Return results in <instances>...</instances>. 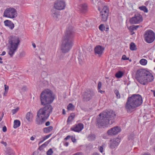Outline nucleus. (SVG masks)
Listing matches in <instances>:
<instances>
[{
    "instance_id": "53",
    "label": "nucleus",
    "mask_w": 155,
    "mask_h": 155,
    "mask_svg": "<svg viewBox=\"0 0 155 155\" xmlns=\"http://www.w3.org/2000/svg\"><path fill=\"white\" fill-rule=\"evenodd\" d=\"M68 110H72L74 109V107H67Z\"/></svg>"
},
{
    "instance_id": "13",
    "label": "nucleus",
    "mask_w": 155,
    "mask_h": 155,
    "mask_svg": "<svg viewBox=\"0 0 155 155\" xmlns=\"http://www.w3.org/2000/svg\"><path fill=\"white\" fill-rule=\"evenodd\" d=\"M66 6L65 2L63 0H57L55 1L54 7L56 9L62 10L64 9Z\"/></svg>"
},
{
    "instance_id": "44",
    "label": "nucleus",
    "mask_w": 155,
    "mask_h": 155,
    "mask_svg": "<svg viewBox=\"0 0 155 155\" xmlns=\"http://www.w3.org/2000/svg\"><path fill=\"white\" fill-rule=\"evenodd\" d=\"M71 139L73 143H74L76 141V139L75 137H74L73 136H71Z\"/></svg>"
},
{
    "instance_id": "58",
    "label": "nucleus",
    "mask_w": 155,
    "mask_h": 155,
    "mask_svg": "<svg viewBox=\"0 0 155 155\" xmlns=\"http://www.w3.org/2000/svg\"><path fill=\"white\" fill-rule=\"evenodd\" d=\"M67 107H74L73 105L71 104V103H70L69 104L68 106H67Z\"/></svg>"
},
{
    "instance_id": "37",
    "label": "nucleus",
    "mask_w": 155,
    "mask_h": 155,
    "mask_svg": "<svg viewBox=\"0 0 155 155\" xmlns=\"http://www.w3.org/2000/svg\"><path fill=\"white\" fill-rule=\"evenodd\" d=\"M98 9L100 11L101 9V8L103 6L102 5V3L101 2H99L98 3Z\"/></svg>"
},
{
    "instance_id": "12",
    "label": "nucleus",
    "mask_w": 155,
    "mask_h": 155,
    "mask_svg": "<svg viewBox=\"0 0 155 155\" xmlns=\"http://www.w3.org/2000/svg\"><path fill=\"white\" fill-rule=\"evenodd\" d=\"M109 10L107 6H104L100 12V16L102 21H106L107 20L109 15Z\"/></svg>"
},
{
    "instance_id": "1",
    "label": "nucleus",
    "mask_w": 155,
    "mask_h": 155,
    "mask_svg": "<svg viewBox=\"0 0 155 155\" xmlns=\"http://www.w3.org/2000/svg\"><path fill=\"white\" fill-rule=\"evenodd\" d=\"M116 115L115 112L112 110L103 111L97 117V126L101 128L107 125L112 124L114 122Z\"/></svg>"
},
{
    "instance_id": "47",
    "label": "nucleus",
    "mask_w": 155,
    "mask_h": 155,
    "mask_svg": "<svg viewBox=\"0 0 155 155\" xmlns=\"http://www.w3.org/2000/svg\"><path fill=\"white\" fill-rule=\"evenodd\" d=\"M103 148L102 146H100L99 148V150L102 153L103 151Z\"/></svg>"
},
{
    "instance_id": "34",
    "label": "nucleus",
    "mask_w": 155,
    "mask_h": 155,
    "mask_svg": "<svg viewBox=\"0 0 155 155\" xmlns=\"http://www.w3.org/2000/svg\"><path fill=\"white\" fill-rule=\"evenodd\" d=\"M114 92L116 95V97L118 99L120 98V95L119 91L117 89H115L114 91Z\"/></svg>"
},
{
    "instance_id": "15",
    "label": "nucleus",
    "mask_w": 155,
    "mask_h": 155,
    "mask_svg": "<svg viewBox=\"0 0 155 155\" xmlns=\"http://www.w3.org/2000/svg\"><path fill=\"white\" fill-rule=\"evenodd\" d=\"M104 50V47L100 45H97L94 49L95 54L96 55H98V56L100 57L102 54Z\"/></svg>"
},
{
    "instance_id": "35",
    "label": "nucleus",
    "mask_w": 155,
    "mask_h": 155,
    "mask_svg": "<svg viewBox=\"0 0 155 155\" xmlns=\"http://www.w3.org/2000/svg\"><path fill=\"white\" fill-rule=\"evenodd\" d=\"M53 151L52 148L49 149L47 152L46 154L47 155H51L53 153Z\"/></svg>"
},
{
    "instance_id": "3",
    "label": "nucleus",
    "mask_w": 155,
    "mask_h": 155,
    "mask_svg": "<svg viewBox=\"0 0 155 155\" xmlns=\"http://www.w3.org/2000/svg\"><path fill=\"white\" fill-rule=\"evenodd\" d=\"M135 78L138 82L143 85H145L152 81L154 79L153 75L150 72L143 69L137 70Z\"/></svg>"
},
{
    "instance_id": "61",
    "label": "nucleus",
    "mask_w": 155,
    "mask_h": 155,
    "mask_svg": "<svg viewBox=\"0 0 155 155\" xmlns=\"http://www.w3.org/2000/svg\"><path fill=\"white\" fill-rule=\"evenodd\" d=\"M66 114L65 111L64 109H63L62 110V114Z\"/></svg>"
},
{
    "instance_id": "33",
    "label": "nucleus",
    "mask_w": 155,
    "mask_h": 155,
    "mask_svg": "<svg viewBox=\"0 0 155 155\" xmlns=\"http://www.w3.org/2000/svg\"><path fill=\"white\" fill-rule=\"evenodd\" d=\"M147 61L146 60L144 59H142L140 60V63L143 65H145L146 64Z\"/></svg>"
},
{
    "instance_id": "26",
    "label": "nucleus",
    "mask_w": 155,
    "mask_h": 155,
    "mask_svg": "<svg viewBox=\"0 0 155 155\" xmlns=\"http://www.w3.org/2000/svg\"><path fill=\"white\" fill-rule=\"evenodd\" d=\"M136 107H125V109L127 112L131 113L132 111L136 110Z\"/></svg>"
},
{
    "instance_id": "45",
    "label": "nucleus",
    "mask_w": 155,
    "mask_h": 155,
    "mask_svg": "<svg viewBox=\"0 0 155 155\" xmlns=\"http://www.w3.org/2000/svg\"><path fill=\"white\" fill-rule=\"evenodd\" d=\"M4 87H5V91H8V89H9V87L8 85H7L6 84H5L4 85Z\"/></svg>"
},
{
    "instance_id": "25",
    "label": "nucleus",
    "mask_w": 155,
    "mask_h": 155,
    "mask_svg": "<svg viewBox=\"0 0 155 155\" xmlns=\"http://www.w3.org/2000/svg\"><path fill=\"white\" fill-rule=\"evenodd\" d=\"M95 135L94 134H89L87 137L88 140L90 141L94 140L95 139Z\"/></svg>"
},
{
    "instance_id": "30",
    "label": "nucleus",
    "mask_w": 155,
    "mask_h": 155,
    "mask_svg": "<svg viewBox=\"0 0 155 155\" xmlns=\"http://www.w3.org/2000/svg\"><path fill=\"white\" fill-rule=\"evenodd\" d=\"M84 125L81 123H78V133L80 132L84 128Z\"/></svg>"
},
{
    "instance_id": "10",
    "label": "nucleus",
    "mask_w": 155,
    "mask_h": 155,
    "mask_svg": "<svg viewBox=\"0 0 155 155\" xmlns=\"http://www.w3.org/2000/svg\"><path fill=\"white\" fill-rule=\"evenodd\" d=\"M144 37L145 41L148 43L152 42L155 38L154 32L151 30H148L145 32Z\"/></svg>"
},
{
    "instance_id": "19",
    "label": "nucleus",
    "mask_w": 155,
    "mask_h": 155,
    "mask_svg": "<svg viewBox=\"0 0 155 155\" xmlns=\"http://www.w3.org/2000/svg\"><path fill=\"white\" fill-rule=\"evenodd\" d=\"M51 15L52 17L56 20H58L60 15L59 12L54 10H51Z\"/></svg>"
},
{
    "instance_id": "60",
    "label": "nucleus",
    "mask_w": 155,
    "mask_h": 155,
    "mask_svg": "<svg viewBox=\"0 0 155 155\" xmlns=\"http://www.w3.org/2000/svg\"><path fill=\"white\" fill-rule=\"evenodd\" d=\"M92 155H99V154L95 152Z\"/></svg>"
},
{
    "instance_id": "52",
    "label": "nucleus",
    "mask_w": 155,
    "mask_h": 155,
    "mask_svg": "<svg viewBox=\"0 0 155 155\" xmlns=\"http://www.w3.org/2000/svg\"><path fill=\"white\" fill-rule=\"evenodd\" d=\"M109 30V27H104V30H105L106 31H107Z\"/></svg>"
},
{
    "instance_id": "51",
    "label": "nucleus",
    "mask_w": 155,
    "mask_h": 155,
    "mask_svg": "<svg viewBox=\"0 0 155 155\" xmlns=\"http://www.w3.org/2000/svg\"><path fill=\"white\" fill-rule=\"evenodd\" d=\"M1 143L3 144L5 146H6L7 145V144L6 142L2 141L1 142Z\"/></svg>"
},
{
    "instance_id": "14",
    "label": "nucleus",
    "mask_w": 155,
    "mask_h": 155,
    "mask_svg": "<svg viewBox=\"0 0 155 155\" xmlns=\"http://www.w3.org/2000/svg\"><path fill=\"white\" fill-rule=\"evenodd\" d=\"M121 131L120 128L118 126H116L108 130L107 133L108 135L113 136L117 134Z\"/></svg>"
},
{
    "instance_id": "48",
    "label": "nucleus",
    "mask_w": 155,
    "mask_h": 155,
    "mask_svg": "<svg viewBox=\"0 0 155 155\" xmlns=\"http://www.w3.org/2000/svg\"><path fill=\"white\" fill-rule=\"evenodd\" d=\"M8 91H4V93L3 94V95L4 96H6L7 95Z\"/></svg>"
},
{
    "instance_id": "6",
    "label": "nucleus",
    "mask_w": 155,
    "mask_h": 155,
    "mask_svg": "<svg viewBox=\"0 0 155 155\" xmlns=\"http://www.w3.org/2000/svg\"><path fill=\"white\" fill-rule=\"evenodd\" d=\"M8 54L11 57H12L18 48L20 40L18 37L11 36L8 40Z\"/></svg>"
},
{
    "instance_id": "23",
    "label": "nucleus",
    "mask_w": 155,
    "mask_h": 155,
    "mask_svg": "<svg viewBox=\"0 0 155 155\" xmlns=\"http://www.w3.org/2000/svg\"><path fill=\"white\" fill-rule=\"evenodd\" d=\"M21 124V122L19 120H15L14 121L13 127L16 129Z\"/></svg>"
},
{
    "instance_id": "63",
    "label": "nucleus",
    "mask_w": 155,
    "mask_h": 155,
    "mask_svg": "<svg viewBox=\"0 0 155 155\" xmlns=\"http://www.w3.org/2000/svg\"><path fill=\"white\" fill-rule=\"evenodd\" d=\"M143 155H151V154L149 153H144Z\"/></svg>"
},
{
    "instance_id": "64",
    "label": "nucleus",
    "mask_w": 155,
    "mask_h": 155,
    "mask_svg": "<svg viewBox=\"0 0 155 155\" xmlns=\"http://www.w3.org/2000/svg\"><path fill=\"white\" fill-rule=\"evenodd\" d=\"M151 91H152L153 92V95H154V96L155 97V91L151 90Z\"/></svg>"
},
{
    "instance_id": "62",
    "label": "nucleus",
    "mask_w": 155,
    "mask_h": 155,
    "mask_svg": "<svg viewBox=\"0 0 155 155\" xmlns=\"http://www.w3.org/2000/svg\"><path fill=\"white\" fill-rule=\"evenodd\" d=\"M2 58L0 57V63L2 64L3 63L2 61Z\"/></svg>"
},
{
    "instance_id": "59",
    "label": "nucleus",
    "mask_w": 155,
    "mask_h": 155,
    "mask_svg": "<svg viewBox=\"0 0 155 155\" xmlns=\"http://www.w3.org/2000/svg\"><path fill=\"white\" fill-rule=\"evenodd\" d=\"M35 138L33 136H32L30 138V140H34Z\"/></svg>"
},
{
    "instance_id": "42",
    "label": "nucleus",
    "mask_w": 155,
    "mask_h": 155,
    "mask_svg": "<svg viewBox=\"0 0 155 155\" xmlns=\"http://www.w3.org/2000/svg\"><path fill=\"white\" fill-rule=\"evenodd\" d=\"M129 58H127L125 55H123L122 57V59L124 60H128Z\"/></svg>"
},
{
    "instance_id": "11",
    "label": "nucleus",
    "mask_w": 155,
    "mask_h": 155,
    "mask_svg": "<svg viewBox=\"0 0 155 155\" xmlns=\"http://www.w3.org/2000/svg\"><path fill=\"white\" fill-rule=\"evenodd\" d=\"M143 21V18L140 14L137 13L135 14L134 16L130 18V23L131 24H139Z\"/></svg>"
},
{
    "instance_id": "57",
    "label": "nucleus",
    "mask_w": 155,
    "mask_h": 155,
    "mask_svg": "<svg viewBox=\"0 0 155 155\" xmlns=\"http://www.w3.org/2000/svg\"><path fill=\"white\" fill-rule=\"evenodd\" d=\"M32 45L34 48H35L36 47V45L34 43H32Z\"/></svg>"
},
{
    "instance_id": "31",
    "label": "nucleus",
    "mask_w": 155,
    "mask_h": 155,
    "mask_svg": "<svg viewBox=\"0 0 155 155\" xmlns=\"http://www.w3.org/2000/svg\"><path fill=\"white\" fill-rule=\"evenodd\" d=\"M139 8L141 10L145 12H147L148 10L145 6H142L139 7Z\"/></svg>"
},
{
    "instance_id": "43",
    "label": "nucleus",
    "mask_w": 155,
    "mask_h": 155,
    "mask_svg": "<svg viewBox=\"0 0 155 155\" xmlns=\"http://www.w3.org/2000/svg\"><path fill=\"white\" fill-rule=\"evenodd\" d=\"M71 136L68 135L65 138H64V140H67L70 139L71 138Z\"/></svg>"
},
{
    "instance_id": "16",
    "label": "nucleus",
    "mask_w": 155,
    "mask_h": 155,
    "mask_svg": "<svg viewBox=\"0 0 155 155\" xmlns=\"http://www.w3.org/2000/svg\"><path fill=\"white\" fill-rule=\"evenodd\" d=\"M120 142V139L118 138L111 140L110 143V147L112 149L115 148L119 145Z\"/></svg>"
},
{
    "instance_id": "46",
    "label": "nucleus",
    "mask_w": 155,
    "mask_h": 155,
    "mask_svg": "<svg viewBox=\"0 0 155 155\" xmlns=\"http://www.w3.org/2000/svg\"><path fill=\"white\" fill-rule=\"evenodd\" d=\"M2 130L3 132H6L7 130V129L6 127L5 126H3L2 127Z\"/></svg>"
},
{
    "instance_id": "7",
    "label": "nucleus",
    "mask_w": 155,
    "mask_h": 155,
    "mask_svg": "<svg viewBox=\"0 0 155 155\" xmlns=\"http://www.w3.org/2000/svg\"><path fill=\"white\" fill-rule=\"evenodd\" d=\"M142 102L141 96L139 94H134L127 98L126 105L128 107H139Z\"/></svg>"
},
{
    "instance_id": "21",
    "label": "nucleus",
    "mask_w": 155,
    "mask_h": 155,
    "mask_svg": "<svg viewBox=\"0 0 155 155\" xmlns=\"http://www.w3.org/2000/svg\"><path fill=\"white\" fill-rule=\"evenodd\" d=\"M53 127L52 126H49L48 127H45L43 129V131L45 133H48L53 130Z\"/></svg>"
},
{
    "instance_id": "24",
    "label": "nucleus",
    "mask_w": 155,
    "mask_h": 155,
    "mask_svg": "<svg viewBox=\"0 0 155 155\" xmlns=\"http://www.w3.org/2000/svg\"><path fill=\"white\" fill-rule=\"evenodd\" d=\"M74 117L75 115L74 113L71 114V115L69 117H68L67 121V124H69L70 122L72 121V120L74 118Z\"/></svg>"
},
{
    "instance_id": "4",
    "label": "nucleus",
    "mask_w": 155,
    "mask_h": 155,
    "mask_svg": "<svg viewBox=\"0 0 155 155\" xmlns=\"http://www.w3.org/2000/svg\"><path fill=\"white\" fill-rule=\"evenodd\" d=\"M40 97L41 105L46 106L53 102L55 95L50 89H46L41 92Z\"/></svg>"
},
{
    "instance_id": "36",
    "label": "nucleus",
    "mask_w": 155,
    "mask_h": 155,
    "mask_svg": "<svg viewBox=\"0 0 155 155\" xmlns=\"http://www.w3.org/2000/svg\"><path fill=\"white\" fill-rule=\"evenodd\" d=\"M19 107H17L16 108L14 109H12V114H15L19 110Z\"/></svg>"
},
{
    "instance_id": "50",
    "label": "nucleus",
    "mask_w": 155,
    "mask_h": 155,
    "mask_svg": "<svg viewBox=\"0 0 155 155\" xmlns=\"http://www.w3.org/2000/svg\"><path fill=\"white\" fill-rule=\"evenodd\" d=\"M98 92H100L101 94H103L105 92L104 91L101 90V89L100 90H98Z\"/></svg>"
},
{
    "instance_id": "41",
    "label": "nucleus",
    "mask_w": 155,
    "mask_h": 155,
    "mask_svg": "<svg viewBox=\"0 0 155 155\" xmlns=\"http://www.w3.org/2000/svg\"><path fill=\"white\" fill-rule=\"evenodd\" d=\"M101 81H99L97 85V90H100L101 89Z\"/></svg>"
},
{
    "instance_id": "22",
    "label": "nucleus",
    "mask_w": 155,
    "mask_h": 155,
    "mask_svg": "<svg viewBox=\"0 0 155 155\" xmlns=\"http://www.w3.org/2000/svg\"><path fill=\"white\" fill-rule=\"evenodd\" d=\"M33 115L30 112H28L26 115V118L27 120L29 122H31L32 120Z\"/></svg>"
},
{
    "instance_id": "9",
    "label": "nucleus",
    "mask_w": 155,
    "mask_h": 155,
    "mask_svg": "<svg viewBox=\"0 0 155 155\" xmlns=\"http://www.w3.org/2000/svg\"><path fill=\"white\" fill-rule=\"evenodd\" d=\"M81 94L83 100L87 102L91 99L94 95V91L91 89H86Z\"/></svg>"
},
{
    "instance_id": "8",
    "label": "nucleus",
    "mask_w": 155,
    "mask_h": 155,
    "mask_svg": "<svg viewBox=\"0 0 155 155\" xmlns=\"http://www.w3.org/2000/svg\"><path fill=\"white\" fill-rule=\"evenodd\" d=\"M17 12L16 9L9 7L6 8L4 11L3 16L10 18H15L17 16Z\"/></svg>"
},
{
    "instance_id": "56",
    "label": "nucleus",
    "mask_w": 155,
    "mask_h": 155,
    "mask_svg": "<svg viewBox=\"0 0 155 155\" xmlns=\"http://www.w3.org/2000/svg\"><path fill=\"white\" fill-rule=\"evenodd\" d=\"M6 54V52L5 51H3L2 54L0 55H4Z\"/></svg>"
},
{
    "instance_id": "27",
    "label": "nucleus",
    "mask_w": 155,
    "mask_h": 155,
    "mask_svg": "<svg viewBox=\"0 0 155 155\" xmlns=\"http://www.w3.org/2000/svg\"><path fill=\"white\" fill-rule=\"evenodd\" d=\"M130 50L132 51L136 50L137 48L135 44L133 42H131L130 44Z\"/></svg>"
},
{
    "instance_id": "29",
    "label": "nucleus",
    "mask_w": 155,
    "mask_h": 155,
    "mask_svg": "<svg viewBox=\"0 0 155 155\" xmlns=\"http://www.w3.org/2000/svg\"><path fill=\"white\" fill-rule=\"evenodd\" d=\"M123 74L122 71H119L116 74L115 77L117 78H120L122 76Z\"/></svg>"
},
{
    "instance_id": "2",
    "label": "nucleus",
    "mask_w": 155,
    "mask_h": 155,
    "mask_svg": "<svg viewBox=\"0 0 155 155\" xmlns=\"http://www.w3.org/2000/svg\"><path fill=\"white\" fill-rule=\"evenodd\" d=\"M74 35V32L71 27L66 29L62 38L61 44L60 45L61 50L62 53H66L71 48L73 45L72 39Z\"/></svg>"
},
{
    "instance_id": "17",
    "label": "nucleus",
    "mask_w": 155,
    "mask_h": 155,
    "mask_svg": "<svg viewBox=\"0 0 155 155\" xmlns=\"http://www.w3.org/2000/svg\"><path fill=\"white\" fill-rule=\"evenodd\" d=\"M79 9L81 14H84L86 13L88 10L87 5L85 3L81 4L79 5Z\"/></svg>"
},
{
    "instance_id": "39",
    "label": "nucleus",
    "mask_w": 155,
    "mask_h": 155,
    "mask_svg": "<svg viewBox=\"0 0 155 155\" xmlns=\"http://www.w3.org/2000/svg\"><path fill=\"white\" fill-rule=\"evenodd\" d=\"M104 25L103 24H101L99 27V28L101 31H103L104 30Z\"/></svg>"
},
{
    "instance_id": "49",
    "label": "nucleus",
    "mask_w": 155,
    "mask_h": 155,
    "mask_svg": "<svg viewBox=\"0 0 155 155\" xmlns=\"http://www.w3.org/2000/svg\"><path fill=\"white\" fill-rule=\"evenodd\" d=\"M50 124V122L49 121L46 122L45 123V125L46 126H49Z\"/></svg>"
},
{
    "instance_id": "40",
    "label": "nucleus",
    "mask_w": 155,
    "mask_h": 155,
    "mask_svg": "<svg viewBox=\"0 0 155 155\" xmlns=\"http://www.w3.org/2000/svg\"><path fill=\"white\" fill-rule=\"evenodd\" d=\"M51 134H50L47 135L43 137V138L44 139V140H45L46 139L49 137L51 136Z\"/></svg>"
},
{
    "instance_id": "38",
    "label": "nucleus",
    "mask_w": 155,
    "mask_h": 155,
    "mask_svg": "<svg viewBox=\"0 0 155 155\" xmlns=\"http://www.w3.org/2000/svg\"><path fill=\"white\" fill-rule=\"evenodd\" d=\"M134 135L133 134H131L128 137V139L129 140H132L134 139Z\"/></svg>"
},
{
    "instance_id": "5",
    "label": "nucleus",
    "mask_w": 155,
    "mask_h": 155,
    "mask_svg": "<svg viewBox=\"0 0 155 155\" xmlns=\"http://www.w3.org/2000/svg\"><path fill=\"white\" fill-rule=\"evenodd\" d=\"M53 109L52 107H42L40 109L37 113L36 124L38 125L43 124L49 117Z\"/></svg>"
},
{
    "instance_id": "32",
    "label": "nucleus",
    "mask_w": 155,
    "mask_h": 155,
    "mask_svg": "<svg viewBox=\"0 0 155 155\" xmlns=\"http://www.w3.org/2000/svg\"><path fill=\"white\" fill-rule=\"evenodd\" d=\"M139 27V25H133L130 27L129 30L130 31L136 30Z\"/></svg>"
},
{
    "instance_id": "20",
    "label": "nucleus",
    "mask_w": 155,
    "mask_h": 155,
    "mask_svg": "<svg viewBox=\"0 0 155 155\" xmlns=\"http://www.w3.org/2000/svg\"><path fill=\"white\" fill-rule=\"evenodd\" d=\"M52 139V138L51 139L49 140L48 141L45 142L43 144L41 145V146H39L38 148V149L39 150H41L43 149L51 141V140Z\"/></svg>"
},
{
    "instance_id": "54",
    "label": "nucleus",
    "mask_w": 155,
    "mask_h": 155,
    "mask_svg": "<svg viewBox=\"0 0 155 155\" xmlns=\"http://www.w3.org/2000/svg\"><path fill=\"white\" fill-rule=\"evenodd\" d=\"M68 144H69V143H68V142H66V143H65L64 144V145L66 146V147H67L68 146Z\"/></svg>"
},
{
    "instance_id": "18",
    "label": "nucleus",
    "mask_w": 155,
    "mask_h": 155,
    "mask_svg": "<svg viewBox=\"0 0 155 155\" xmlns=\"http://www.w3.org/2000/svg\"><path fill=\"white\" fill-rule=\"evenodd\" d=\"M4 23L5 26L8 27L11 30L13 29L14 28V25L11 21L6 20L4 21Z\"/></svg>"
},
{
    "instance_id": "55",
    "label": "nucleus",
    "mask_w": 155,
    "mask_h": 155,
    "mask_svg": "<svg viewBox=\"0 0 155 155\" xmlns=\"http://www.w3.org/2000/svg\"><path fill=\"white\" fill-rule=\"evenodd\" d=\"M45 140H44V139H43L42 140H41L38 143V144L39 145L40 143L43 142Z\"/></svg>"
},
{
    "instance_id": "28",
    "label": "nucleus",
    "mask_w": 155,
    "mask_h": 155,
    "mask_svg": "<svg viewBox=\"0 0 155 155\" xmlns=\"http://www.w3.org/2000/svg\"><path fill=\"white\" fill-rule=\"evenodd\" d=\"M71 131L76 132H78V124H76L75 125L73 126L71 128Z\"/></svg>"
}]
</instances>
